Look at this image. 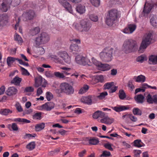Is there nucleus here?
Here are the masks:
<instances>
[{
	"label": "nucleus",
	"instance_id": "ddd939ff",
	"mask_svg": "<svg viewBox=\"0 0 157 157\" xmlns=\"http://www.w3.org/2000/svg\"><path fill=\"white\" fill-rule=\"evenodd\" d=\"M59 2L70 13H72L73 10L71 4L67 0H58Z\"/></svg>",
	"mask_w": 157,
	"mask_h": 157
},
{
	"label": "nucleus",
	"instance_id": "de8ad7c7",
	"mask_svg": "<svg viewBox=\"0 0 157 157\" xmlns=\"http://www.w3.org/2000/svg\"><path fill=\"white\" fill-rule=\"evenodd\" d=\"M20 67L21 68V70L22 71V75L27 76L30 75V73L27 70L21 66H20Z\"/></svg>",
	"mask_w": 157,
	"mask_h": 157
},
{
	"label": "nucleus",
	"instance_id": "c85d7f7f",
	"mask_svg": "<svg viewBox=\"0 0 157 157\" xmlns=\"http://www.w3.org/2000/svg\"><path fill=\"white\" fill-rule=\"evenodd\" d=\"M88 141L89 144L90 145H96L99 142L98 139L95 137H93L89 139Z\"/></svg>",
	"mask_w": 157,
	"mask_h": 157
},
{
	"label": "nucleus",
	"instance_id": "20e7f679",
	"mask_svg": "<svg viewBox=\"0 0 157 157\" xmlns=\"http://www.w3.org/2000/svg\"><path fill=\"white\" fill-rule=\"evenodd\" d=\"M113 50V48L109 47L104 48L99 54L101 60L105 62L111 61Z\"/></svg>",
	"mask_w": 157,
	"mask_h": 157
},
{
	"label": "nucleus",
	"instance_id": "dca6fc26",
	"mask_svg": "<svg viewBox=\"0 0 157 157\" xmlns=\"http://www.w3.org/2000/svg\"><path fill=\"white\" fill-rule=\"evenodd\" d=\"M106 114L102 111L98 110L94 112L93 115V118L96 119L98 118H103L105 117Z\"/></svg>",
	"mask_w": 157,
	"mask_h": 157
},
{
	"label": "nucleus",
	"instance_id": "5fc2aeb1",
	"mask_svg": "<svg viewBox=\"0 0 157 157\" xmlns=\"http://www.w3.org/2000/svg\"><path fill=\"white\" fill-rule=\"evenodd\" d=\"M52 94L50 92H47L46 93V98L48 101H50L53 98Z\"/></svg>",
	"mask_w": 157,
	"mask_h": 157
},
{
	"label": "nucleus",
	"instance_id": "a19ab883",
	"mask_svg": "<svg viewBox=\"0 0 157 157\" xmlns=\"http://www.w3.org/2000/svg\"><path fill=\"white\" fill-rule=\"evenodd\" d=\"M42 114V113L41 112H38L36 113L33 116V119L40 120L41 118Z\"/></svg>",
	"mask_w": 157,
	"mask_h": 157
},
{
	"label": "nucleus",
	"instance_id": "0e129e2a",
	"mask_svg": "<svg viewBox=\"0 0 157 157\" xmlns=\"http://www.w3.org/2000/svg\"><path fill=\"white\" fill-rule=\"evenodd\" d=\"M18 62L20 64L24 65L26 66H29V64L28 63L23 62L22 60L19 59L18 60Z\"/></svg>",
	"mask_w": 157,
	"mask_h": 157
},
{
	"label": "nucleus",
	"instance_id": "6e6d98bb",
	"mask_svg": "<svg viewBox=\"0 0 157 157\" xmlns=\"http://www.w3.org/2000/svg\"><path fill=\"white\" fill-rule=\"evenodd\" d=\"M134 156L135 157H140V154L141 153V151L140 150H134L133 151Z\"/></svg>",
	"mask_w": 157,
	"mask_h": 157
},
{
	"label": "nucleus",
	"instance_id": "4d7b16f0",
	"mask_svg": "<svg viewBox=\"0 0 157 157\" xmlns=\"http://www.w3.org/2000/svg\"><path fill=\"white\" fill-rule=\"evenodd\" d=\"M36 136V134H31L28 133H26L24 136L23 138L25 139L28 138H30L31 137H35Z\"/></svg>",
	"mask_w": 157,
	"mask_h": 157
},
{
	"label": "nucleus",
	"instance_id": "09e8293b",
	"mask_svg": "<svg viewBox=\"0 0 157 157\" xmlns=\"http://www.w3.org/2000/svg\"><path fill=\"white\" fill-rule=\"evenodd\" d=\"M111 153L109 151H103L101 155V157H107L111 155Z\"/></svg>",
	"mask_w": 157,
	"mask_h": 157
},
{
	"label": "nucleus",
	"instance_id": "603ef678",
	"mask_svg": "<svg viewBox=\"0 0 157 157\" xmlns=\"http://www.w3.org/2000/svg\"><path fill=\"white\" fill-rule=\"evenodd\" d=\"M15 40L18 41V42H22V39L21 36L19 35L16 33L14 36Z\"/></svg>",
	"mask_w": 157,
	"mask_h": 157
},
{
	"label": "nucleus",
	"instance_id": "6ab92c4d",
	"mask_svg": "<svg viewBox=\"0 0 157 157\" xmlns=\"http://www.w3.org/2000/svg\"><path fill=\"white\" fill-rule=\"evenodd\" d=\"M17 91V90L15 87L13 86L10 87L6 91V93L8 95L11 96L15 94Z\"/></svg>",
	"mask_w": 157,
	"mask_h": 157
},
{
	"label": "nucleus",
	"instance_id": "79ce46f5",
	"mask_svg": "<svg viewBox=\"0 0 157 157\" xmlns=\"http://www.w3.org/2000/svg\"><path fill=\"white\" fill-rule=\"evenodd\" d=\"M133 114L135 115L141 116L142 114L141 110L138 108H134L133 109L132 111Z\"/></svg>",
	"mask_w": 157,
	"mask_h": 157
},
{
	"label": "nucleus",
	"instance_id": "b1692460",
	"mask_svg": "<svg viewBox=\"0 0 157 157\" xmlns=\"http://www.w3.org/2000/svg\"><path fill=\"white\" fill-rule=\"evenodd\" d=\"M43 79L42 77L40 76L35 79V86L37 87L42 85Z\"/></svg>",
	"mask_w": 157,
	"mask_h": 157
},
{
	"label": "nucleus",
	"instance_id": "5701e85b",
	"mask_svg": "<svg viewBox=\"0 0 157 157\" xmlns=\"http://www.w3.org/2000/svg\"><path fill=\"white\" fill-rule=\"evenodd\" d=\"M149 64L153 65L157 64V55L151 56L149 58Z\"/></svg>",
	"mask_w": 157,
	"mask_h": 157
},
{
	"label": "nucleus",
	"instance_id": "423d86ee",
	"mask_svg": "<svg viewBox=\"0 0 157 157\" xmlns=\"http://www.w3.org/2000/svg\"><path fill=\"white\" fill-rule=\"evenodd\" d=\"M92 26L90 21L86 19L80 21L79 24H76L75 28L81 32H87L89 31Z\"/></svg>",
	"mask_w": 157,
	"mask_h": 157
},
{
	"label": "nucleus",
	"instance_id": "3c124183",
	"mask_svg": "<svg viewBox=\"0 0 157 157\" xmlns=\"http://www.w3.org/2000/svg\"><path fill=\"white\" fill-rule=\"evenodd\" d=\"M90 19L92 21L96 22L98 20V17L97 16L94 14H91L90 15Z\"/></svg>",
	"mask_w": 157,
	"mask_h": 157
},
{
	"label": "nucleus",
	"instance_id": "13d9d810",
	"mask_svg": "<svg viewBox=\"0 0 157 157\" xmlns=\"http://www.w3.org/2000/svg\"><path fill=\"white\" fill-rule=\"evenodd\" d=\"M104 146L106 149L111 151H113V149L111 147V145L109 143H106L105 144Z\"/></svg>",
	"mask_w": 157,
	"mask_h": 157
},
{
	"label": "nucleus",
	"instance_id": "e2e57ef3",
	"mask_svg": "<svg viewBox=\"0 0 157 157\" xmlns=\"http://www.w3.org/2000/svg\"><path fill=\"white\" fill-rule=\"evenodd\" d=\"M129 117L133 122H136L137 120V118L132 114H129Z\"/></svg>",
	"mask_w": 157,
	"mask_h": 157
},
{
	"label": "nucleus",
	"instance_id": "1a4fd4ad",
	"mask_svg": "<svg viewBox=\"0 0 157 157\" xmlns=\"http://www.w3.org/2000/svg\"><path fill=\"white\" fill-rule=\"evenodd\" d=\"M49 35L46 33L43 32L40 34L35 40L36 44L39 45L47 42L49 40Z\"/></svg>",
	"mask_w": 157,
	"mask_h": 157
},
{
	"label": "nucleus",
	"instance_id": "7c9ffc66",
	"mask_svg": "<svg viewBox=\"0 0 157 157\" xmlns=\"http://www.w3.org/2000/svg\"><path fill=\"white\" fill-rule=\"evenodd\" d=\"M156 17L154 15L151 16L150 22L151 25L154 27L157 26V21H156Z\"/></svg>",
	"mask_w": 157,
	"mask_h": 157
},
{
	"label": "nucleus",
	"instance_id": "f03ea898",
	"mask_svg": "<svg viewBox=\"0 0 157 157\" xmlns=\"http://www.w3.org/2000/svg\"><path fill=\"white\" fill-rule=\"evenodd\" d=\"M120 12L115 9L109 10L105 20L107 25L112 26L120 17Z\"/></svg>",
	"mask_w": 157,
	"mask_h": 157
},
{
	"label": "nucleus",
	"instance_id": "a18cd8bd",
	"mask_svg": "<svg viewBox=\"0 0 157 157\" xmlns=\"http://www.w3.org/2000/svg\"><path fill=\"white\" fill-rule=\"evenodd\" d=\"M145 60H146V57L144 55H141L137 58V61L140 63H142Z\"/></svg>",
	"mask_w": 157,
	"mask_h": 157
},
{
	"label": "nucleus",
	"instance_id": "f257e3e1",
	"mask_svg": "<svg viewBox=\"0 0 157 157\" xmlns=\"http://www.w3.org/2000/svg\"><path fill=\"white\" fill-rule=\"evenodd\" d=\"M56 55H51L49 57L51 59L56 63H62L63 60L65 63L69 64L71 62L70 58L67 52L65 51H61L57 53Z\"/></svg>",
	"mask_w": 157,
	"mask_h": 157
},
{
	"label": "nucleus",
	"instance_id": "9b49d317",
	"mask_svg": "<svg viewBox=\"0 0 157 157\" xmlns=\"http://www.w3.org/2000/svg\"><path fill=\"white\" fill-rule=\"evenodd\" d=\"M23 17L24 18L23 20L26 21L27 20H33L36 17L35 12L33 10H30L26 12L23 15Z\"/></svg>",
	"mask_w": 157,
	"mask_h": 157
},
{
	"label": "nucleus",
	"instance_id": "4be33fe9",
	"mask_svg": "<svg viewBox=\"0 0 157 157\" xmlns=\"http://www.w3.org/2000/svg\"><path fill=\"white\" fill-rule=\"evenodd\" d=\"M144 97L141 94L136 95L134 97V99L137 103H143L144 102Z\"/></svg>",
	"mask_w": 157,
	"mask_h": 157
},
{
	"label": "nucleus",
	"instance_id": "72a5a7b5",
	"mask_svg": "<svg viewBox=\"0 0 157 157\" xmlns=\"http://www.w3.org/2000/svg\"><path fill=\"white\" fill-rule=\"evenodd\" d=\"M40 29L38 27H36L30 31V34L32 36H35L40 32Z\"/></svg>",
	"mask_w": 157,
	"mask_h": 157
},
{
	"label": "nucleus",
	"instance_id": "39448f33",
	"mask_svg": "<svg viewBox=\"0 0 157 157\" xmlns=\"http://www.w3.org/2000/svg\"><path fill=\"white\" fill-rule=\"evenodd\" d=\"M20 2V0H2L1 4V10L3 12H6L10 9L11 6H17Z\"/></svg>",
	"mask_w": 157,
	"mask_h": 157
},
{
	"label": "nucleus",
	"instance_id": "cd10ccee",
	"mask_svg": "<svg viewBox=\"0 0 157 157\" xmlns=\"http://www.w3.org/2000/svg\"><path fill=\"white\" fill-rule=\"evenodd\" d=\"M22 80V78L17 76H15L11 81V83H13L15 85L19 86Z\"/></svg>",
	"mask_w": 157,
	"mask_h": 157
},
{
	"label": "nucleus",
	"instance_id": "c756f323",
	"mask_svg": "<svg viewBox=\"0 0 157 157\" xmlns=\"http://www.w3.org/2000/svg\"><path fill=\"white\" fill-rule=\"evenodd\" d=\"M12 111L8 109H1L0 111V114L2 115L7 116L10 113H11Z\"/></svg>",
	"mask_w": 157,
	"mask_h": 157
},
{
	"label": "nucleus",
	"instance_id": "6e6552de",
	"mask_svg": "<svg viewBox=\"0 0 157 157\" xmlns=\"http://www.w3.org/2000/svg\"><path fill=\"white\" fill-rule=\"evenodd\" d=\"M60 92L67 95H71L73 94L74 90L73 86L66 82L61 83L60 85Z\"/></svg>",
	"mask_w": 157,
	"mask_h": 157
},
{
	"label": "nucleus",
	"instance_id": "338daca9",
	"mask_svg": "<svg viewBox=\"0 0 157 157\" xmlns=\"http://www.w3.org/2000/svg\"><path fill=\"white\" fill-rule=\"evenodd\" d=\"M69 132L68 131H66L64 129H61L59 131V132L61 135L63 136L67 134V133Z\"/></svg>",
	"mask_w": 157,
	"mask_h": 157
},
{
	"label": "nucleus",
	"instance_id": "864d4df0",
	"mask_svg": "<svg viewBox=\"0 0 157 157\" xmlns=\"http://www.w3.org/2000/svg\"><path fill=\"white\" fill-rule=\"evenodd\" d=\"M15 107L16 109L19 112H21L23 111V109L21 105L19 103L17 102L16 103L15 105Z\"/></svg>",
	"mask_w": 157,
	"mask_h": 157
},
{
	"label": "nucleus",
	"instance_id": "f704fd0d",
	"mask_svg": "<svg viewBox=\"0 0 157 157\" xmlns=\"http://www.w3.org/2000/svg\"><path fill=\"white\" fill-rule=\"evenodd\" d=\"M36 144L35 141H32L29 143L26 146V148L30 151L33 150L35 148Z\"/></svg>",
	"mask_w": 157,
	"mask_h": 157
},
{
	"label": "nucleus",
	"instance_id": "f3484780",
	"mask_svg": "<svg viewBox=\"0 0 157 157\" xmlns=\"http://www.w3.org/2000/svg\"><path fill=\"white\" fill-rule=\"evenodd\" d=\"M86 59L85 57L81 55H78L75 58L76 62L77 63L84 66L86 65Z\"/></svg>",
	"mask_w": 157,
	"mask_h": 157
},
{
	"label": "nucleus",
	"instance_id": "c9c22d12",
	"mask_svg": "<svg viewBox=\"0 0 157 157\" xmlns=\"http://www.w3.org/2000/svg\"><path fill=\"white\" fill-rule=\"evenodd\" d=\"M128 108L124 106H121L120 107H114L113 109L116 111L119 112L128 109Z\"/></svg>",
	"mask_w": 157,
	"mask_h": 157
},
{
	"label": "nucleus",
	"instance_id": "bb28decb",
	"mask_svg": "<svg viewBox=\"0 0 157 157\" xmlns=\"http://www.w3.org/2000/svg\"><path fill=\"white\" fill-rule=\"evenodd\" d=\"M19 59L18 58H15L12 57H8L7 59V63L8 65L10 66L11 64L15 61L16 60L18 61Z\"/></svg>",
	"mask_w": 157,
	"mask_h": 157
},
{
	"label": "nucleus",
	"instance_id": "2f4dec72",
	"mask_svg": "<svg viewBox=\"0 0 157 157\" xmlns=\"http://www.w3.org/2000/svg\"><path fill=\"white\" fill-rule=\"evenodd\" d=\"M45 127V124L41 123L36 125L35 127V130L36 131H39L43 129Z\"/></svg>",
	"mask_w": 157,
	"mask_h": 157
},
{
	"label": "nucleus",
	"instance_id": "393cba45",
	"mask_svg": "<svg viewBox=\"0 0 157 157\" xmlns=\"http://www.w3.org/2000/svg\"><path fill=\"white\" fill-rule=\"evenodd\" d=\"M76 10L80 14H83L85 12V6L81 4H78L76 8Z\"/></svg>",
	"mask_w": 157,
	"mask_h": 157
},
{
	"label": "nucleus",
	"instance_id": "680f3d73",
	"mask_svg": "<svg viewBox=\"0 0 157 157\" xmlns=\"http://www.w3.org/2000/svg\"><path fill=\"white\" fill-rule=\"evenodd\" d=\"M46 76L48 77H52L54 76V74H52L51 71H47L45 73Z\"/></svg>",
	"mask_w": 157,
	"mask_h": 157
},
{
	"label": "nucleus",
	"instance_id": "0eeeda50",
	"mask_svg": "<svg viewBox=\"0 0 157 157\" xmlns=\"http://www.w3.org/2000/svg\"><path fill=\"white\" fill-rule=\"evenodd\" d=\"M153 36L151 33L145 35L142 39L141 43L139 47V51H143L152 43Z\"/></svg>",
	"mask_w": 157,
	"mask_h": 157
},
{
	"label": "nucleus",
	"instance_id": "c03bdc74",
	"mask_svg": "<svg viewBox=\"0 0 157 157\" xmlns=\"http://www.w3.org/2000/svg\"><path fill=\"white\" fill-rule=\"evenodd\" d=\"M107 95L108 93L106 91H105L101 93L99 95L97 96H95V97H96V98H95V100H96V99H97L98 98H99L100 99H103V98H104L105 96H107Z\"/></svg>",
	"mask_w": 157,
	"mask_h": 157
},
{
	"label": "nucleus",
	"instance_id": "412c9836",
	"mask_svg": "<svg viewBox=\"0 0 157 157\" xmlns=\"http://www.w3.org/2000/svg\"><path fill=\"white\" fill-rule=\"evenodd\" d=\"M101 123L108 124H110L114 121L113 118H110L106 115L105 117L100 120Z\"/></svg>",
	"mask_w": 157,
	"mask_h": 157
},
{
	"label": "nucleus",
	"instance_id": "8fccbe9b",
	"mask_svg": "<svg viewBox=\"0 0 157 157\" xmlns=\"http://www.w3.org/2000/svg\"><path fill=\"white\" fill-rule=\"evenodd\" d=\"M147 101L149 104L153 103V96L152 97L150 94H148L147 97Z\"/></svg>",
	"mask_w": 157,
	"mask_h": 157
},
{
	"label": "nucleus",
	"instance_id": "bf43d9fd",
	"mask_svg": "<svg viewBox=\"0 0 157 157\" xmlns=\"http://www.w3.org/2000/svg\"><path fill=\"white\" fill-rule=\"evenodd\" d=\"M34 89L32 86L27 87H26L24 90V91L26 92H32L34 91Z\"/></svg>",
	"mask_w": 157,
	"mask_h": 157
},
{
	"label": "nucleus",
	"instance_id": "a211bd4d",
	"mask_svg": "<svg viewBox=\"0 0 157 157\" xmlns=\"http://www.w3.org/2000/svg\"><path fill=\"white\" fill-rule=\"evenodd\" d=\"M55 104L52 102H48L42 105L44 108L46 109L47 111H50L53 109L55 107Z\"/></svg>",
	"mask_w": 157,
	"mask_h": 157
},
{
	"label": "nucleus",
	"instance_id": "58836bf2",
	"mask_svg": "<svg viewBox=\"0 0 157 157\" xmlns=\"http://www.w3.org/2000/svg\"><path fill=\"white\" fill-rule=\"evenodd\" d=\"M142 143V142H141V140H140L137 139L135 140L134 141V145L135 147H140L145 146V144H144V145H141L140 144V143Z\"/></svg>",
	"mask_w": 157,
	"mask_h": 157
},
{
	"label": "nucleus",
	"instance_id": "774afa93",
	"mask_svg": "<svg viewBox=\"0 0 157 157\" xmlns=\"http://www.w3.org/2000/svg\"><path fill=\"white\" fill-rule=\"evenodd\" d=\"M43 92V91L42 90L41 88V87H39L38 88L36 92V95L38 96L41 94Z\"/></svg>",
	"mask_w": 157,
	"mask_h": 157
},
{
	"label": "nucleus",
	"instance_id": "49530a36",
	"mask_svg": "<svg viewBox=\"0 0 157 157\" xmlns=\"http://www.w3.org/2000/svg\"><path fill=\"white\" fill-rule=\"evenodd\" d=\"M93 5L95 7L98 6L100 4V0H90Z\"/></svg>",
	"mask_w": 157,
	"mask_h": 157
},
{
	"label": "nucleus",
	"instance_id": "2eb2a0df",
	"mask_svg": "<svg viewBox=\"0 0 157 157\" xmlns=\"http://www.w3.org/2000/svg\"><path fill=\"white\" fill-rule=\"evenodd\" d=\"M8 16L6 14L0 15V27L5 26L8 22Z\"/></svg>",
	"mask_w": 157,
	"mask_h": 157
},
{
	"label": "nucleus",
	"instance_id": "ea45409f",
	"mask_svg": "<svg viewBox=\"0 0 157 157\" xmlns=\"http://www.w3.org/2000/svg\"><path fill=\"white\" fill-rule=\"evenodd\" d=\"M54 75L55 77L60 79L64 78L65 76L63 73H61L59 72H55L54 73Z\"/></svg>",
	"mask_w": 157,
	"mask_h": 157
},
{
	"label": "nucleus",
	"instance_id": "7ed1b4c3",
	"mask_svg": "<svg viewBox=\"0 0 157 157\" xmlns=\"http://www.w3.org/2000/svg\"><path fill=\"white\" fill-rule=\"evenodd\" d=\"M138 47L136 41L132 39H127L124 41L122 46V49L126 53H128L136 51Z\"/></svg>",
	"mask_w": 157,
	"mask_h": 157
},
{
	"label": "nucleus",
	"instance_id": "37998d69",
	"mask_svg": "<svg viewBox=\"0 0 157 157\" xmlns=\"http://www.w3.org/2000/svg\"><path fill=\"white\" fill-rule=\"evenodd\" d=\"M113 86H114V82H112L105 83L103 87L105 89H109Z\"/></svg>",
	"mask_w": 157,
	"mask_h": 157
},
{
	"label": "nucleus",
	"instance_id": "052dcab7",
	"mask_svg": "<svg viewBox=\"0 0 157 157\" xmlns=\"http://www.w3.org/2000/svg\"><path fill=\"white\" fill-rule=\"evenodd\" d=\"M11 127L13 131H17L18 130V127L17 124L15 123H12Z\"/></svg>",
	"mask_w": 157,
	"mask_h": 157
},
{
	"label": "nucleus",
	"instance_id": "f8f14e48",
	"mask_svg": "<svg viewBox=\"0 0 157 157\" xmlns=\"http://www.w3.org/2000/svg\"><path fill=\"white\" fill-rule=\"evenodd\" d=\"M96 97L94 95H89L82 97L81 99V101L85 104L90 105L92 103H94V99L95 100Z\"/></svg>",
	"mask_w": 157,
	"mask_h": 157
},
{
	"label": "nucleus",
	"instance_id": "a878e982",
	"mask_svg": "<svg viewBox=\"0 0 157 157\" xmlns=\"http://www.w3.org/2000/svg\"><path fill=\"white\" fill-rule=\"evenodd\" d=\"M145 76L142 75L137 77L135 76L133 78V79L135 80L136 82H144L145 81Z\"/></svg>",
	"mask_w": 157,
	"mask_h": 157
},
{
	"label": "nucleus",
	"instance_id": "4468645a",
	"mask_svg": "<svg viewBox=\"0 0 157 157\" xmlns=\"http://www.w3.org/2000/svg\"><path fill=\"white\" fill-rule=\"evenodd\" d=\"M136 28V26L135 24H129L124 29L123 32L125 33L131 34L135 30Z\"/></svg>",
	"mask_w": 157,
	"mask_h": 157
},
{
	"label": "nucleus",
	"instance_id": "69168bd1",
	"mask_svg": "<svg viewBox=\"0 0 157 157\" xmlns=\"http://www.w3.org/2000/svg\"><path fill=\"white\" fill-rule=\"evenodd\" d=\"M97 78L99 82H102L104 81V78L102 75H99L97 76Z\"/></svg>",
	"mask_w": 157,
	"mask_h": 157
},
{
	"label": "nucleus",
	"instance_id": "aec40b11",
	"mask_svg": "<svg viewBox=\"0 0 157 157\" xmlns=\"http://www.w3.org/2000/svg\"><path fill=\"white\" fill-rule=\"evenodd\" d=\"M70 52L73 54H76L80 51L78 45L77 44H73L70 47Z\"/></svg>",
	"mask_w": 157,
	"mask_h": 157
},
{
	"label": "nucleus",
	"instance_id": "e433bc0d",
	"mask_svg": "<svg viewBox=\"0 0 157 157\" xmlns=\"http://www.w3.org/2000/svg\"><path fill=\"white\" fill-rule=\"evenodd\" d=\"M119 97L121 100L124 99L126 97V94L123 90L121 89L119 92Z\"/></svg>",
	"mask_w": 157,
	"mask_h": 157
},
{
	"label": "nucleus",
	"instance_id": "9d476101",
	"mask_svg": "<svg viewBox=\"0 0 157 157\" xmlns=\"http://www.w3.org/2000/svg\"><path fill=\"white\" fill-rule=\"evenodd\" d=\"M91 60L92 63L100 70L105 71H108L110 68V65L107 64H103L94 58H92Z\"/></svg>",
	"mask_w": 157,
	"mask_h": 157
},
{
	"label": "nucleus",
	"instance_id": "4c0bfd02",
	"mask_svg": "<svg viewBox=\"0 0 157 157\" xmlns=\"http://www.w3.org/2000/svg\"><path fill=\"white\" fill-rule=\"evenodd\" d=\"M89 88V87L87 85H85L82 87L79 90L78 93L80 94H82L86 92Z\"/></svg>",
	"mask_w": 157,
	"mask_h": 157
},
{
	"label": "nucleus",
	"instance_id": "473e14b6",
	"mask_svg": "<svg viewBox=\"0 0 157 157\" xmlns=\"http://www.w3.org/2000/svg\"><path fill=\"white\" fill-rule=\"evenodd\" d=\"M13 121L15 122H18L23 123H29L31 122L30 121L27 119L20 118H15L14 120Z\"/></svg>",
	"mask_w": 157,
	"mask_h": 157
}]
</instances>
